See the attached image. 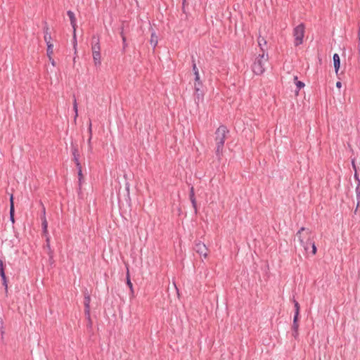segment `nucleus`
<instances>
[{
    "mask_svg": "<svg viewBox=\"0 0 360 360\" xmlns=\"http://www.w3.org/2000/svg\"><path fill=\"white\" fill-rule=\"evenodd\" d=\"M2 281H3V285L5 286L6 289L7 288L8 285H7V280H6V276H5V278H1Z\"/></svg>",
    "mask_w": 360,
    "mask_h": 360,
    "instance_id": "35",
    "label": "nucleus"
},
{
    "mask_svg": "<svg viewBox=\"0 0 360 360\" xmlns=\"http://www.w3.org/2000/svg\"><path fill=\"white\" fill-rule=\"evenodd\" d=\"M299 325L298 323H292V331L298 330Z\"/></svg>",
    "mask_w": 360,
    "mask_h": 360,
    "instance_id": "32",
    "label": "nucleus"
},
{
    "mask_svg": "<svg viewBox=\"0 0 360 360\" xmlns=\"http://www.w3.org/2000/svg\"><path fill=\"white\" fill-rule=\"evenodd\" d=\"M0 276L1 277V278H5V271H4V262L3 261L0 259Z\"/></svg>",
    "mask_w": 360,
    "mask_h": 360,
    "instance_id": "21",
    "label": "nucleus"
},
{
    "mask_svg": "<svg viewBox=\"0 0 360 360\" xmlns=\"http://www.w3.org/2000/svg\"><path fill=\"white\" fill-rule=\"evenodd\" d=\"M336 86H337L338 88H340V87L342 86V83H341L340 82H338L336 83Z\"/></svg>",
    "mask_w": 360,
    "mask_h": 360,
    "instance_id": "39",
    "label": "nucleus"
},
{
    "mask_svg": "<svg viewBox=\"0 0 360 360\" xmlns=\"http://www.w3.org/2000/svg\"><path fill=\"white\" fill-rule=\"evenodd\" d=\"M91 51H92V53L100 52V51H101L100 44H91Z\"/></svg>",
    "mask_w": 360,
    "mask_h": 360,
    "instance_id": "22",
    "label": "nucleus"
},
{
    "mask_svg": "<svg viewBox=\"0 0 360 360\" xmlns=\"http://www.w3.org/2000/svg\"><path fill=\"white\" fill-rule=\"evenodd\" d=\"M201 86H202V82H200V79L198 81L195 80L194 88H195V94H196V98L198 101L202 96V94L201 93Z\"/></svg>",
    "mask_w": 360,
    "mask_h": 360,
    "instance_id": "7",
    "label": "nucleus"
},
{
    "mask_svg": "<svg viewBox=\"0 0 360 360\" xmlns=\"http://www.w3.org/2000/svg\"><path fill=\"white\" fill-rule=\"evenodd\" d=\"M352 167H353V169H354V172H355V171H357V170H356V165H355V163H354V160L352 161Z\"/></svg>",
    "mask_w": 360,
    "mask_h": 360,
    "instance_id": "36",
    "label": "nucleus"
},
{
    "mask_svg": "<svg viewBox=\"0 0 360 360\" xmlns=\"http://www.w3.org/2000/svg\"><path fill=\"white\" fill-rule=\"evenodd\" d=\"M89 133V138L88 140V143L89 145V147L91 148V136H92V129H91V122L89 121V129H88Z\"/></svg>",
    "mask_w": 360,
    "mask_h": 360,
    "instance_id": "23",
    "label": "nucleus"
},
{
    "mask_svg": "<svg viewBox=\"0 0 360 360\" xmlns=\"http://www.w3.org/2000/svg\"><path fill=\"white\" fill-rule=\"evenodd\" d=\"M150 44L155 48L158 44V36L155 33H152L150 36Z\"/></svg>",
    "mask_w": 360,
    "mask_h": 360,
    "instance_id": "17",
    "label": "nucleus"
},
{
    "mask_svg": "<svg viewBox=\"0 0 360 360\" xmlns=\"http://www.w3.org/2000/svg\"><path fill=\"white\" fill-rule=\"evenodd\" d=\"M229 130L224 125L219 126L215 131V142H216V155L219 159L222 155L223 148L226 136L229 134Z\"/></svg>",
    "mask_w": 360,
    "mask_h": 360,
    "instance_id": "2",
    "label": "nucleus"
},
{
    "mask_svg": "<svg viewBox=\"0 0 360 360\" xmlns=\"http://www.w3.org/2000/svg\"><path fill=\"white\" fill-rule=\"evenodd\" d=\"M77 168L78 169V176H79V181L81 183L82 179V167L81 165L77 166Z\"/></svg>",
    "mask_w": 360,
    "mask_h": 360,
    "instance_id": "28",
    "label": "nucleus"
},
{
    "mask_svg": "<svg viewBox=\"0 0 360 360\" xmlns=\"http://www.w3.org/2000/svg\"><path fill=\"white\" fill-rule=\"evenodd\" d=\"M121 36H122V41H123V42H124V43H125V41H126V37L124 36V34H123V32H121Z\"/></svg>",
    "mask_w": 360,
    "mask_h": 360,
    "instance_id": "38",
    "label": "nucleus"
},
{
    "mask_svg": "<svg viewBox=\"0 0 360 360\" xmlns=\"http://www.w3.org/2000/svg\"><path fill=\"white\" fill-rule=\"evenodd\" d=\"M294 304H295V311H297L298 313H300L299 303L296 300H294Z\"/></svg>",
    "mask_w": 360,
    "mask_h": 360,
    "instance_id": "30",
    "label": "nucleus"
},
{
    "mask_svg": "<svg viewBox=\"0 0 360 360\" xmlns=\"http://www.w3.org/2000/svg\"><path fill=\"white\" fill-rule=\"evenodd\" d=\"M299 314H300V313H298L297 311L295 312V315H294V318H293V323H297Z\"/></svg>",
    "mask_w": 360,
    "mask_h": 360,
    "instance_id": "31",
    "label": "nucleus"
},
{
    "mask_svg": "<svg viewBox=\"0 0 360 360\" xmlns=\"http://www.w3.org/2000/svg\"><path fill=\"white\" fill-rule=\"evenodd\" d=\"M194 250L199 254L200 256H202L204 258H206L208 253V249L206 245L201 242H196L194 246Z\"/></svg>",
    "mask_w": 360,
    "mask_h": 360,
    "instance_id": "5",
    "label": "nucleus"
},
{
    "mask_svg": "<svg viewBox=\"0 0 360 360\" xmlns=\"http://www.w3.org/2000/svg\"><path fill=\"white\" fill-rule=\"evenodd\" d=\"M92 56L95 66H100L101 64V52L92 53Z\"/></svg>",
    "mask_w": 360,
    "mask_h": 360,
    "instance_id": "9",
    "label": "nucleus"
},
{
    "mask_svg": "<svg viewBox=\"0 0 360 360\" xmlns=\"http://www.w3.org/2000/svg\"><path fill=\"white\" fill-rule=\"evenodd\" d=\"M354 178L356 180H357L359 181V184L360 183V179H359V173L357 171H355L354 172Z\"/></svg>",
    "mask_w": 360,
    "mask_h": 360,
    "instance_id": "34",
    "label": "nucleus"
},
{
    "mask_svg": "<svg viewBox=\"0 0 360 360\" xmlns=\"http://www.w3.org/2000/svg\"><path fill=\"white\" fill-rule=\"evenodd\" d=\"M333 64H334V68L335 69V72H338L339 68H340V56L338 53H335L333 56Z\"/></svg>",
    "mask_w": 360,
    "mask_h": 360,
    "instance_id": "11",
    "label": "nucleus"
},
{
    "mask_svg": "<svg viewBox=\"0 0 360 360\" xmlns=\"http://www.w3.org/2000/svg\"><path fill=\"white\" fill-rule=\"evenodd\" d=\"M294 79L295 80V84L298 91L304 86V84L302 82L297 80V76L294 77Z\"/></svg>",
    "mask_w": 360,
    "mask_h": 360,
    "instance_id": "19",
    "label": "nucleus"
},
{
    "mask_svg": "<svg viewBox=\"0 0 360 360\" xmlns=\"http://www.w3.org/2000/svg\"><path fill=\"white\" fill-rule=\"evenodd\" d=\"M10 219L13 223H14V205L13 195H11L10 198Z\"/></svg>",
    "mask_w": 360,
    "mask_h": 360,
    "instance_id": "12",
    "label": "nucleus"
},
{
    "mask_svg": "<svg viewBox=\"0 0 360 360\" xmlns=\"http://www.w3.org/2000/svg\"><path fill=\"white\" fill-rule=\"evenodd\" d=\"M49 60L51 62V64H52L53 66H55V61H54V60L51 58V60Z\"/></svg>",
    "mask_w": 360,
    "mask_h": 360,
    "instance_id": "41",
    "label": "nucleus"
},
{
    "mask_svg": "<svg viewBox=\"0 0 360 360\" xmlns=\"http://www.w3.org/2000/svg\"><path fill=\"white\" fill-rule=\"evenodd\" d=\"M191 203H192V205L195 210V212L196 213L197 212V203H196V200L195 198H193V199H191Z\"/></svg>",
    "mask_w": 360,
    "mask_h": 360,
    "instance_id": "29",
    "label": "nucleus"
},
{
    "mask_svg": "<svg viewBox=\"0 0 360 360\" xmlns=\"http://www.w3.org/2000/svg\"><path fill=\"white\" fill-rule=\"evenodd\" d=\"M91 44H100V39L98 36L93 35L91 39Z\"/></svg>",
    "mask_w": 360,
    "mask_h": 360,
    "instance_id": "26",
    "label": "nucleus"
},
{
    "mask_svg": "<svg viewBox=\"0 0 360 360\" xmlns=\"http://www.w3.org/2000/svg\"><path fill=\"white\" fill-rule=\"evenodd\" d=\"M266 44V41L265 40V39L264 37L259 36L258 37V45L260 47L262 53L264 52V49L263 46H265Z\"/></svg>",
    "mask_w": 360,
    "mask_h": 360,
    "instance_id": "15",
    "label": "nucleus"
},
{
    "mask_svg": "<svg viewBox=\"0 0 360 360\" xmlns=\"http://www.w3.org/2000/svg\"><path fill=\"white\" fill-rule=\"evenodd\" d=\"M73 46L75 49V51H77V37H76V31L73 30Z\"/></svg>",
    "mask_w": 360,
    "mask_h": 360,
    "instance_id": "27",
    "label": "nucleus"
},
{
    "mask_svg": "<svg viewBox=\"0 0 360 360\" xmlns=\"http://www.w3.org/2000/svg\"><path fill=\"white\" fill-rule=\"evenodd\" d=\"M73 109L75 112V119L77 118L78 115V109H77V103L75 97L74 96V101H73Z\"/></svg>",
    "mask_w": 360,
    "mask_h": 360,
    "instance_id": "24",
    "label": "nucleus"
},
{
    "mask_svg": "<svg viewBox=\"0 0 360 360\" xmlns=\"http://www.w3.org/2000/svg\"><path fill=\"white\" fill-rule=\"evenodd\" d=\"M42 212L44 214V217H45V207L43 206V208H42Z\"/></svg>",
    "mask_w": 360,
    "mask_h": 360,
    "instance_id": "42",
    "label": "nucleus"
},
{
    "mask_svg": "<svg viewBox=\"0 0 360 360\" xmlns=\"http://www.w3.org/2000/svg\"><path fill=\"white\" fill-rule=\"evenodd\" d=\"M67 15L70 18L71 25H72L73 30H75V32L76 31V27H77V24H76V18H75V13L72 11H68L67 12Z\"/></svg>",
    "mask_w": 360,
    "mask_h": 360,
    "instance_id": "8",
    "label": "nucleus"
},
{
    "mask_svg": "<svg viewBox=\"0 0 360 360\" xmlns=\"http://www.w3.org/2000/svg\"><path fill=\"white\" fill-rule=\"evenodd\" d=\"M46 45H47V56H48L49 60H51V56L53 53V44L51 42H48V43H46Z\"/></svg>",
    "mask_w": 360,
    "mask_h": 360,
    "instance_id": "14",
    "label": "nucleus"
},
{
    "mask_svg": "<svg viewBox=\"0 0 360 360\" xmlns=\"http://www.w3.org/2000/svg\"><path fill=\"white\" fill-rule=\"evenodd\" d=\"M304 25L301 23L293 30V36L295 37V45L299 46L302 44L304 36Z\"/></svg>",
    "mask_w": 360,
    "mask_h": 360,
    "instance_id": "4",
    "label": "nucleus"
},
{
    "mask_svg": "<svg viewBox=\"0 0 360 360\" xmlns=\"http://www.w3.org/2000/svg\"><path fill=\"white\" fill-rule=\"evenodd\" d=\"M72 155H73V157H74V161L76 164V166H79L81 165L79 161V152H78V150L77 148H72Z\"/></svg>",
    "mask_w": 360,
    "mask_h": 360,
    "instance_id": "13",
    "label": "nucleus"
},
{
    "mask_svg": "<svg viewBox=\"0 0 360 360\" xmlns=\"http://www.w3.org/2000/svg\"><path fill=\"white\" fill-rule=\"evenodd\" d=\"M126 188L127 191L129 189V185L128 184H126Z\"/></svg>",
    "mask_w": 360,
    "mask_h": 360,
    "instance_id": "43",
    "label": "nucleus"
},
{
    "mask_svg": "<svg viewBox=\"0 0 360 360\" xmlns=\"http://www.w3.org/2000/svg\"><path fill=\"white\" fill-rule=\"evenodd\" d=\"M300 245L303 247L305 251H308L309 247H311V252L313 255L316 253V247L315 243L311 237V232L309 229L302 227L296 233Z\"/></svg>",
    "mask_w": 360,
    "mask_h": 360,
    "instance_id": "1",
    "label": "nucleus"
},
{
    "mask_svg": "<svg viewBox=\"0 0 360 360\" xmlns=\"http://www.w3.org/2000/svg\"><path fill=\"white\" fill-rule=\"evenodd\" d=\"M44 41H46V43L51 42V32L49 31V28L46 23L44 28Z\"/></svg>",
    "mask_w": 360,
    "mask_h": 360,
    "instance_id": "10",
    "label": "nucleus"
},
{
    "mask_svg": "<svg viewBox=\"0 0 360 360\" xmlns=\"http://www.w3.org/2000/svg\"><path fill=\"white\" fill-rule=\"evenodd\" d=\"M127 285L129 286L131 294H133L134 293L133 284L131 282V280H130V278H129V270L128 269H127Z\"/></svg>",
    "mask_w": 360,
    "mask_h": 360,
    "instance_id": "18",
    "label": "nucleus"
},
{
    "mask_svg": "<svg viewBox=\"0 0 360 360\" xmlns=\"http://www.w3.org/2000/svg\"><path fill=\"white\" fill-rule=\"evenodd\" d=\"M189 197H190V200H191V199H193V198H195V194H194V189H193V187H191V191H190Z\"/></svg>",
    "mask_w": 360,
    "mask_h": 360,
    "instance_id": "33",
    "label": "nucleus"
},
{
    "mask_svg": "<svg viewBox=\"0 0 360 360\" xmlns=\"http://www.w3.org/2000/svg\"><path fill=\"white\" fill-rule=\"evenodd\" d=\"M268 59L269 56L267 53L266 54L264 52L259 53L252 65V71L255 74L260 75L265 71Z\"/></svg>",
    "mask_w": 360,
    "mask_h": 360,
    "instance_id": "3",
    "label": "nucleus"
},
{
    "mask_svg": "<svg viewBox=\"0 0 360 360\" xmlns=\"http://www.w3.org/2000/svg\"><path fill=\"white\" fill-rule=\"evenodd\" d=\"M292 335L296 338L298 336V330L292 331Z\"/></svg>",
    "mask_w": 360,
    "mask_h": 360,
    "instance_id": "37",
    "label": "nucleus"
},
{
    "mask_svg": "<svg viewBox=\"0 0 360 360\" xmlns=\"http://www.w3.org/2000/svg\"><path fill=\"white\" fill-rule=\"evenodd\" d=\"M193 71L194 72V75H195V81H198L199 80V72H198V69L196 66V64L195 63V60L193 58Z\"/></svg>",
    "mask_w": 360,
    "mask_h": 360,
    "instance_id": "16",
    "label": "nucleus"
},
{
    "mask_svg": "<svg viewBox=\"0 0 360 360\" xmlns=\"http://www.w3.org/2000/svg\"><path fill=\"white\" fill-rule=\"evenodd\" d=\"M46 246L50 249V245H49V239H46Z\"/></svg>",
    "mask_w": 360,
    "mask_h": 360,
    "instance_id": "40",
    "label": "nucleus"
},
{
    "mask_svg": "<svg viewBox=\"0 0 360 360\" xmlns=\"http://www.w3.org/2000/svg\"><path fill=\"white\" fill-rule=\"evenodd\" d=\"M356 191L357 195V207H360V183L358 184Z\"/></svg>",
    "mask_w": 360,
    "mask_h": 360,
    "instance_id": "20",
    "label": "nucleus"
},
{
    "mask_svg": "<svg viewBox=\"0 0 360 360\" xmlns=\"http://www.w3.org/2000/svg\"><path fill=\"white\" fill-rule=\"evenodd\" d=\"M41 225H42V228H43L44 232H46L47 231V227H48V222H47L46 219L45 217H44L42 218Z\"/></svg>",
    "mask_w": 360,
    "mask_h": 360,
    "instance_id": "25",
    "label": "nucleus"
},
{
    "mask_svg": "<svg viewBox=\"0 0 360 360\" xmlns=\"http://www.w3.org/2000/svg\"><path fill=\"white\" fill-rule=\"evenodd\" d=\"M90 302H91V297L88 292L84 294V313L89 321L91 322V318H90Z\"/></svg>",
    "mask_w": 360,
    "mask_h": 360,
    "instance_id": "6",
    "label": "nucleus"
}]
</instances>
